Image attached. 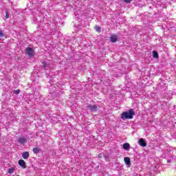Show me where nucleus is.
Masks as SVG:
<instances>
[{
	"instance_id": "obj_1",
	"label": "nucleus",
	"mask_w": 176,
	"mask_h": 176,
	"mask_svg": "<svg viewBox=\"0 0 176 176\" xmlns=\"http://www.w3.org/2000/svg\"><path fill=\"white\" fill-rule=\"evenodd\" d=\"M134 116H135V111H134V109H130L128 111L121 113V119L122 120H126V119H133Z\"/></svg>"
},
{
	"instance_id": "obj_2",
	"label": "nucleus",
	"mask_w": 176,
	"mask_h": 176,
	"mask_svg": "<svg viewBox=\"0 0 176 176\" xmlns=\"http://www.w3.org/2000/svg\"><path fill=\"white\" fill-rule=\"evenodd\" d=\"M87 108L91 111V112H97L98 111V107H97V104H90L87 107Z\"/></svg>"
},
{
	"instance_id": "obj_3",
	"label": "nucleus",
	"mask_w": 176,
	"mask_h": 176,
	"mask_svg": "<svg viewBox=\"0 0 176 176\" xmlns=\"http://www.w3.org/2000/svg\"><path fill=\"white\" fill-rule=\"evenodd\" d=\"M25 53L26 54H28V56H29V57H34V49L31 48V47H27L25 49Z\"/></svg>"
},
{
	"instance_id": "obj_4",
	"label": "nucleus",
	"mask_w": 176,
	"mask_h": 176,
	"mask_svg": "<svg viewBox=\"0 0 176 176\" xmlns=\"http://www.w3.org/2000/svg\"><path fill=\"white\" fill-rule=\"evenodd\" d=\"M109 41H111L112 43H116V42H118V35L111 34V36L109 37Z\"/></svg>"
},
{
	"instance_id": "obj_5",
	"label": "nucleus",
	"mask_w": 176,
	"mask_h": 176,
	"mask_svg": "<svg viewBox=\"0 0 176 176\" xmlns=\"http://www.w3.org/2000/svg\"><path fill=\"white\" fill-rule=\"evenodd\" d=\"M18 164L20 166V167L23 168H27L25 161H24L23 160H19L18 162Z\"/></svg>"
},
{
	"instance_id": "obj_6",
	"label": "nucleus",
	"mask_w": 176,
	"mask_h": 176,
	"mask_svg": "<svg viewBox=\"0 0 176 176\" xmlns=\"http://www.w3.org/2000/svg\"><path fill=\"white\" fill-rule=\"evenodd\" d=\"M139 144L140 145V146H146V142H145V140L143 138L139 140Z\"/></svg>"
},
{
	"instance_id": "obj_7",
	"label": "nucleus",
	"mask_w": 176,
	"mask_h": 176,
	"mask_svg": "<svg viewBox=\"0 0 176 176\" xmlns=\"http://www.w3.org/2000/svg\"><path fill=\"white\" fill-rule=\"evenodd\" d=\"M18 142L21 144H25V142H27V139H25V138H19L18 139Z\"/></svg>"
},
{
	"instance_id": "obj_8",
	"label": "nucleus",
	"mask_w": 176,
	"mask_h": 176,
	"mask_svg": "<svg viewBox=\"0 0 176 176\" xmlns=\"http://www.w3.org/2000/svg\"><path fill=\"white\" fill-rule=\"evenodd\" d=\"M23 159L27 160L30 157V153L28 151L24 152L22 154Z\"/></svg>"
},
{
	"instance_id": "obj_9",
	"label": "nucleus",
	"mask_w": 176,
	"mask_h": 176,
	"mask_svg": "<svg viewBox=\"0 0 176 176\" xmlns=\"http://www.w3.org/2000/svg\"><path fill=\"white\" fill-rule=\"evenodd\" d=\"M124 162L126 163L127 166H130L131 164V162L130 161V157H126L124 158Z\"/></svg>"
},
{
	"instance_id": "obj_10",
	"label": "nucleus",
	"mask_w": 176,
	"mask_h": 176,
	"mask_svg": "<svg viewBox=\"0 0 176 176\" xmlns=\"http://www.w3.org/2000/svg\"><path fill=\"white\" fill-rule=\"evenodd\" d=\"M123 148H124V149H125V151L129 150V148H130V144H129V143H124V144H123Z\"/></svg>"
},
{
	"instance_id": "obj_11",
	"label": "nucleus",
	"mask_w": 176,
	"mask_h": 176,
	"mask_svg": "<svg viewBox=\"0 0 176 176\" xmlns=\"http://www.w3.org/2000/svg\"><path fill=\"white\" fill-rule=\"evenodd\" d=\"M153 57L154 58H159V54L156 51H153Z\"/></svg>"
},
{
	"instance_id": "obj_12",
	"label": "nucleus",
	"mask_w": 176,
	"mask_h": 176,
	"mask_svg": "<svg viewBox=\"0 0 176 176\" xmlns=\"http://www.w3.org/2000/svg\"><path fill=\"white\" fill-rule=\"evenodd\" d=\"M41 67L42 68H44L45 69H46V68H49V65H47L46 62H43Z\"/></svg>"
},
{
	"instance_id": "obj_13",
	"label": "nucleus",
	"mask_w": 176,
	"mask_h": 176,
	"mask_svg": "<svg viewBox=\"0 0 176 176\" xmlns=\"http://www.w3.org/2000/svg\"><path fill=\"white\" fill-rule=\"evenodd\" d=\"M33 152L34 153H39V152H41V151L39 150V148L38 147H35L33 148Z\"/></svg>"
},
{
	"instance_id": "obj_14",
	"label": "nucleus",
	"mask_w": 176,
	"mask_h": 176,
	"mask_svg": "<svg viewBox=\"0 0 176 176\" xmlns=\"http://www.w3.org/2000/svg\"><path fill=\"white\" fill-rule=\"evenodd\" d=\"M94 29L97 32H101V28L100 26H95Z\"/></svg>"
},
{
	"instance_id": "obj_15",
	"label": "nucleus",
	"mask_w": 176,
	"mask_h": 176,
	"mask_svg": "<svg viewBox=\"0 0 176 176\" xmlns=\"http://www.w3.org/2000/svg\"><path fill=\"white\" fill-rule=\"evenodd\" d=\"M14 173V168H10L8 169V174H13Z\"/></svg>"
},
{
	"instance_id": "obj_16",
	"label": "nucleus",
	"mask_w": 176,
	"mask_h": 176,
	"mask_svg": "<svg viewBox=\"0 0 176 176\" xmlns=\"http://www.w3.org/2000/svg\"><path fill=\"white\" fill-rule=\"evenodd\" d=\"M5 36V34H3V30H0V38H3Z\"/></svg>"
},
{
	"instance_id": "obj_17",
	"label": "nucleus",
	"mask_w": 176,
	"mask_h": 176,
	"mask_svg": "<svg viewBox=\"0 0 176 176\" xmlns=\"http://www.w3.org/2000/svg\"><path fill=\"white\" fill-rule=\"evenodd\" d=\"M14 94H20V89L15 90V91H14Z\"/></svg>"
},
{
	"instance_id": "obj_18",
	"label": "nucleus",
	"mask_w": 176,
	"mask_h": 176,
	"mask_svg": "<svg viewBox=\"0 0 176 176\" xmlns=\"http://www.w3.org/2000/svg\"><path fill=\"white\" fill-rule=\"evenodd\" d=\"M125 3H130L131 2V0H123Z\"/></svg>"
},
{
	"instance_id": "obj_19",
	"label": "nucleus",
	"mask_w": 176,
	"mask_h": 176,
	"mask_svg": "<svg viewBox=\"0 0 176 176\" xmlns=\"http://www.w3.org/2000/svg\"><path fill=\"white\" fill-rule=\"evenodd\" d=\"M6 19H9V12H6Z\"/></svg>"
},
{
	"instance_id": "obj_20",
	"label": "nucleus",
	"mask_w": 176,
	"mask_h": 176,
	"mask_svg": "<svg viewBox=\"0 0 176 176\" xmlns=\"http://www.w3.org/2000/svg\"><path fill=\"white\" fill-rule=\"evenodd\" d=\"M98 157H99V159H102V155L101 154H99Z\"/></svg>"
}]
</instances>
